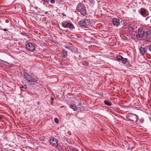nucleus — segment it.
I'll return each instance as SVG.
<instances>
[{
	"label": "nucleus",
	"mask_w": 151,
	"mask_h": 151,
	"mask_svg": "<svg viewBox=\"0 0 151 151\" xmlns=\"http://www.w3.org/2000/svg\"><path fill=\"white\" fill-rule=\"evenodd\" d=\"M76 9L83 16H84L86 15V7L83 4L79 3L77 6Z\"/></svg>",
	"instance_id": "nucleus-1"
},
{
	"label": "nucleus",
	"mask_w": 151,
	"mask_h": 151,
	"mask_svg": "<svg viewBox=\"0 0 151 151\" xmlns=\"http://www.w3.org/2000/svg\"><path fill=\"white\" fill-rule=\"evenodd\" d=\"M24 78L29 82H36L35 79L26 73H24Z\"/></svg>",
	"instance_id": "nucleus-2"
},
{
	"label": "nucleus",
	"mask_w": 151,
	"mask_h": 151,
	"mask_svg": "<svg viewBox=\"0 0 151 151\" xmlns=\"http://www.w3.org/2000/svg\"><path fill=\"white\" fill-rule=\"evenodd\" d=\"M79 23L81 26L86 27L90 25V21L89 19H82Z\"/></svg>",
	"instance_id": "nucleus-3"
},
{
	"label": "nucleus",
	"mask_w": 151,
	"mask_h": 151,
	"mask_svg": "<svg viewBox=\"0 0 151 151\" xmlns=\"http://www.w3.org/2000/svg\"><path fill=\"white\" fill-rule=\"evenodd\" d=\"M26 49L30 51H33L35 49L34 46L31 43H28L26 44Z\"/></svg>",
	"instance_id": "nucleus-4"
},
{
	"label": "nucleus",
	"mask_w": 151,
	"mask_h": 151,
	"mask_svg": "<svg viewBox=\"0 0 151 151\" xmlns=\"http://www.w3.org/2000/svg\"><path fill=\"white\" fill-rule=\"evenodd\" d=\"M117 60L123 64H125L127 60V59L123 58L121 56L119 55L116 57Z\"/></svg>",
	"instance_id": "nucleus-5"
},
{
	"label": "nucleus",
	"mask_w": 151,
	"mask_h": 151,
	"mask_svg": "<svg viewBox=\"0 0 151 151\" xmlns=\"http://www.w3.org/2000/svg\"><path fill=\"white\" fill-rule=\"evenodd\" d=\"M129 119L134 122H136L137 121V116L134 114H131L129 116Z\"/></svg>",
	"instance_id": "nucleus-6"
},
{
	"label": "nucleus",
	"mask_w": 151,
	"mask_h": 151,
	"mask_svg": "<svg viewBox=\"0 0 151 151\" xmlns=\"http://www.w3.org/2000/svg\"><path fill=\"white\" fill-rule=\"evenodd\" d=\"M50 142L51 144L54 146L57 147L58 146L57 141L55 138H52L50 139Z\"/></svg>",
	"instance_id": "nucleus-7"
},
{
	"label": "nucleus",
	"mask_w": 151,
	"mask_h": 151,
	"mask_svg": "<svg viewBox=\"0 0 151 151\" xmlns=\"http://www.w3.org/2000/svg\"><path fill=\"white\" fill-rule=\"evenodd\" d=\"M62 25L65 27H67L70 29H72L74 27L73 25L70 22H68L66 24L62 23Z\"/></svg>",
	"instance_id": "nucleus-8"
},
{
	"label": "nucleus",
	"mask_w": 151,
	"mask_h": 151,
	"mask_svg": "<svg viewBox=\"0 0 151 151\" xmlns=\"http://www.w3.org/2000/svg\"><path fill=\"white\" fill-rule=\"evenodd\" d=\"M144 31L141 29H138V34L137 35L138 37L139 38H142L143 37Z\"/></svg>",
	"instance_id": "nucleus-9"
},
{
	"label": "nucleus",
	"mask_w": 151,
	"mask_h": 151,
	"mask_svg": "<svg viewBox=\"0 0 151 151\" xmlns=\"http://www.w3.org/2000/svg\"><path fill=\"white\" fill-rule=\"evenodd\" d=\"M119 19H112L113 24L115 25H118L119 23Z\"/></svg>",
	"instance_id": "nucleus-10"
},
{
	"label": "nucleus",
	"mask_w": 151,
	"mask_h": 151,
	"mask_svg": "<svg viewBox=\"0 0 151 151\" xmlns=\"http://www.w3.org/2000/svg\"><path fill=\"white\" fill-rule=\"evenodd\" d=\"M146 13V11L144 8H141L140 9V14L144 16Z\"/></svg>",
	"instance_id": "nucleus-11"
},
{
	"label": "nucleus",
	"mask_w": 151,
	"mask_h": 151,
	"mask_svg": "<svg viewBox=\"0 0 151 151\" xmlns=\"http://www.w3.org/2000/svg\"><path fill=\"white\" fill-rule=\"evenodd\" d=\"M70 107L71 108L73 109V110L74 111H76V110H77V109H78L77 108V107L75 105L73 104L71 105L70 106Z\"/></svg>",
	"instance_id": "nucleus-12"
},
{
	"label": "nucleus",
	"mask_w": 151,
	"mask_h": 151,
	"mask_svg": "<svg viewBox=\"0 0 151 151\" xmlns=\"http://www.w3.org/2000/svg\"><path fill=\"white\" fill-rule=\"evenodd\" d=\"M140 50L141 54L144 55L145 52V49L143 47H141L140 48Z\"/></svg>",
	"instance_id": "nucleus-13"
},
{
	"label": "nucleus",
	"mask_w": 151,
	"mask_h": 151,
	"mask_svg": "<svg viewBox=\"0 0 151 151\" xmlns=\"http://www.w3.org/2000/svg\"><path fill=\"white\" fill-rule=\"evenodd\" d=\"M105 104L108 106H111V103L108 101L105 100L104 101Z\"/></svg>",
	"instance_id": "nucleus-14"
},
{
	"label": "nucleus",
	"mask_w": 151,
	"mask_h": 151,
	"mask_svg": "<svg viewBox=\"0 0 151 151\" xmlns=\"http://www.w3.org/2000/svg\"><path fill=\"white\" fill-rule=\"evenodd\" d=\"M55 122L56 123L58 124L59 123L58 119L57 118H55Z\"/></svg>",
	"instance_id": "nucleus-15"
},
{
	"label": "nucleus",
	"mask_w": 151,
	"mask_h": 151,
	"mask_svg": "<svg viewBox=\"0 0 151 151\" xmlns=\"http://www.w3.org/2000/svg\"><path fill=\"white\" fill-rule=\"evenodd\" d=\"M20 88H25V89H26L27 88V87L26 85H24V86H22L20 87Z\"/></svg>",
	"instance_id": "nucleus-16"
},
{
	"label": "nucleus",
	"mask_w": 151,
	"mask_h": 151,
	"mask_svg": "<svg viewBox=\"0 0 151 151\" xmlns=\"http://www.w3.org/2000/svg\"><path fill=\"white\" fill-rule=\"evenodd\" d=\"M71 151H78V150L76 148H73L72 150Z\"/></svg>",
	"instance_id": "nucleus-17"
},
{
	"label": "nucleus",
	"mask_w": 151,
	"mask_h": 151,
	"mask_svg": "<svg viewBox=\"0 0 151 151\" xmlns=\"http://www.w3.org/2000/svg\"><path fill=\"white\" fill-rule=\"evenodd\" d=\"M128 28L130 30L133 31V28L131 26H129Z\"/></svg>",
	"instance_id": "nucleus-18"
},
{
	"label": "nucleus",
	"mask_w": 151,
	"mask_h": 151,
	"mask_svg": "<svg viewBox=\"0 0 151 151\" xmlns=\"http://www.w3.org/2000/svg\"><path fill=\"white\" fill-rule=\"evenodd\" d=\"M82 105V103L81 102H79L78 103V106H79L80 107H81Z\"/></svg>",
	"instance_id": "nucleus-19"
},
{
	"label": "nucleus",
	"mask_w": 151,
	"mask_h": 151,
	"mask_svg": "<svg viewBox=\"0 0 151 151\" xmlns=\"http://www.w3.org/2000/svg\"><path fill=\"white\" fill-rule=\"evenodd\" d=\"M50 3L52 4H54L55 2V0H51Z\"/></svg>",
	"instance_id": "nucleus-20"
},
{
	"label": "nucleus",
	"mask_w": 151,
	"mask_h": 151,
	"mask_svg": "<svg viewBox=\"0 0 151 151\" xmlns=\"http://www.w3.org/2000/svg\"><path fill=\"white\" fill-rule=\"evenodd\" d=\"M51 104H53V100H54V98H51Z\"/></svg>",
	"instance_id": "nucleus-21"
},
{
	"label": "nucleus",
	"mask_w": 151,
	"mask_h": 151,
	"mask_svg": "<svg viewBox=\"0 0 151 151\" xmlns=\"http://www.w3.org/2000/svg\"><path fill=\"white\" fill-rule=\"evenodd\" d=\"M83 64L85 65V64L86 63V65H88V63L87 62L86 63L85 62H84L83 63Z\"/></svg>",
	"instance_id": "nucleus-22"
},
{
	"label": "nucleus",
	"mask_w": 151,
	"mask_h": 151,
	"mask_svg": "<svg viewBox=\"0 0 151 151\" xmlns=\"http://www.w3.org/2000/svg\"><path fill=\"white\" fill-rule=\"evenodd\" d=\"M5 22L6 23H7L9 22V21L8 20V19H6V20L5 21Z\"/></svg>",
	"instance_id": "nucleus-23"
},
{
	"label": "nucleus",
	"mask_w": 151,
	"mask_h": 151,
	"mask_svg": "<svg viewBox=\"0 0 151 151\" xmlns=\"http://www.w3.org/2000/svg\"><path fill=\"white\" fill-rule=\"evenodd\" d=\"M44 1L46 2H48L49 0H44Z\"/></svg>",
	"instance_id": "nucleus-24"
},
{
	"label": "nucleus",
	"mask_w": 151,
	"mask_h": 151,
	"mask_svg": "<svg viewBox=\"0 0 151 151\" xmlns=\"http://www.w3.org/2000/svg\"><path fill=\"white\" fill-rule=\"evenodd\" d=\"M149 32L150 34H151V29L149 30Z\"/></svg>",
	"instance_id": "nucleus-25"
},
{
	"label": "nucleus",
	"mask_w": 151,
	"mask_h": 151,
	"mask_svg": "<svg viewBox=\"0 0 151 151\" xmlns=\"http://www.w3.org/2000/svg\"><path fill=\"white\" fill-rule=\"evenodd\" d=\"M149 48L150 50L151 51V46H150Z\"/></svg>",
	"instance_id": "nucleus-26"
},
{
	"label": "nucleus",
	"mask_w": 151,
	"mask_h": 151,
	"mask_svg": "<svg viewBox=\"0 0 151 151\" xmlns=\"http://www.w3.org/2000/svg\"><path fill=\"white\" fill-rule=\"evenodd\" d=\"M35 20L34 21L35 22H36L37 23V19H35Z\"/></svg>",
	"instance_id": "nucleus-27"
},
{
	"label": "nucleus",
	"mask_w": 151,
	"mask_h": 151,
	"mask_svg": "<svg viewBox=\"0 0 151 151\" xmlns=\"http://www.w3.org/2000/svg\"><path fill=\"white\" fill-rule=\"evenodd\" d=\"M37 104L39 105V104H40V102H37Z\"/></svg>",
	"instance_id": "nucleus-28"
},
{
	"label": "nucleus",
	"mask_w": 151,
	"mask_h": 151,
	"mask_svg": "<svg viewBox=\"0 0 151 151\" xmlns=\"http://www.w3.org/2000/svg\"><path fill=\"white\" fill-rule=\"evenodd\" d=\"M7 29H4V31H7Z\"/></svg>",
	"instance_id": "nucleus-29"
},
{
	"label": "nucleus",
	"mask_w": 151,
	"mask_h": 151,
	"mask_svg": "<svg viewBox=\"0 0 151 151\" xmlns=\"http://www.w3.org/2000/svg\"><path fill=\"white\" fill-rule=\"evenodd\" d=\"M62 15H63V16H65V15L63 13L62 14Z\"/></svg>",
	"instance_id": "nucleus-30"
},
{
	"label": "nucleus",
	"mask_w": 151,
	"mask_h": 151,
	"mask_svg": "<svg viewBox=\"0 0 151 151\" xmlns=\"http://www.w3.org/2000/svg\"><path fill=\"white\" fill-rule=\"evenodd\" d=\"M149 18V17H147L146 19H148V18Z\"/></svg>",
	"instance_id": "nucleus-31"
},
{
	"label": "nucleus",
	"mask_w": 151,
	"mask_h": 151,
	"mask_svg": "<svg viewBox=\"0 0 151 151\" xmlns=\"http://www.w3.org/2000/svg\"><path fill=\"white\" fill-rule=\"evenodd\" d=\"M113 19H117V18H113Z\"/></svg>",
	"instance_id": "nucleus-32"
},
{
	"label": "nucleus",
	"mask_w": 151,
	"mask_h": 151,
	"mask_svg": "<svg viewBox=\"0 0 151 151\" xmlns=\"http://www.w3.org/2000/svg\"><path fill=\"white\" fill-rule=\"evenodd\" d=\"M1 22V21L0 20V22Z\"/></svg>",
	"instance_id": "nucleus-33"
}]
</instances>
